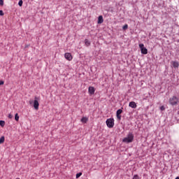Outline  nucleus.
<instances>
[{
  "mask_svg": "<svg viewBox=\"0 0 179 179\" xmlns=\"http://www.w3.org/2000/svg\"><path fill=\"white\" fill-rule=\"evenodd\" d=\"M133 179H139V176L134 175V177H133Z\"/></svg>",
  "mask_w": 179,
  "mask_h": 179,
  "instance_id": "nucleus-21",
  "label": "nucleus"
},
{
  "mask_svg": "<svg viewBox=\"0 0 179 179\" xmlns=\"http://www.w3.org/2000/svg\"><path fill=\"white\" fill-rule=\"evenodd\" d=\"M108 128H113L114 127V120L113 118H109L106 121Z\"/></svg>",
  "mask_w": 179,
  "mask_h": 179,
  "instance_id": "nucleus-3",
  "label": "nucleus"
},
{
  "mask_svg": "<svg viewBox=\"0 0 179 179\" xmlns=\"http://www.w3.org/2000/svg\"><path fill=\"white\" fill-rule=\"evenodd\" d=\"M29 103L30 105H31V104H33V103H34V101L29 100Z\"/></svg>",
  "mask_w": 179,
  "mask_h": 179,
  "instance_id": "nucleus-26",
  "label": "nucleus"
},
{
  "mask_svg": "<svg viewBox=\"0 0 179 179\" xmlns=\"http://www.w3.org/2000/svg\"><path fill=\"white\" fill-rule=\"evenodd\" d=\"M121 114H122V110L118 109L116 112V115H121Z\"/></svg>",
  "mask_w": 179,
  "mask_h": 179,
  "instance_id": "nucleus-13",
  "label": "nucleus"
},
{
  "mask_svg": "<svg viewBox=\"0 0 179 179\" xmlns=\"http://www.w3.org/2000/svg\"><path fill=\"white\" fill-rule=\"evenodd\" d=\"M5 83L2 80H0V85H3Z\"/></svg>",
  "mask_w": 179,
  "mask_h": 179,
  "instance_id": "nucleus-27",
  "label": "nucleus"
},
{
  "mask_svg": "<svg viewBox=\"0 0 179 179\" xmlns=\"http://www.w3.org/2000/svg\"><path fill=\"white\" fill-rule=\"evenodd\" d=\"M139 48L141 49V54H144L145 55L148 54V49L145 48V45H143V43L139 44Z\"/></svg>",
  "mask_w": 179,
  "mask_h": 179,
  "instance_id": "nucleus-4",
  "label": "nucleus"
},
{
  "mask_svg": "<svg viewBox=\"0 0 179 179\" xmlns=\"http://www.w3.org/2000/svg\"><path fill=\"white\" fill-rule=\"evenodd\" d=\"M27 47H29V45H27L25 46V48H27Z\"/></svg>",
  "mask_w": 179,
  "mask_h": 179,
  "instance_id": "nucleus-28",
  "label": "nucleus"
},
{
  "mask_svg": "<svg viewBox=\"0 0 179 179\" xmlns=\"http://www.w3.org/2000/svg\"><path fill=\"white\" fill-rule=\"evenodd\" d=\"M3 142H5V137L1 136V138H0V145L3 143Z\"/></svg>",
  "mask_w": 179,
  "mask_h": 179,
  "instance_id": "nucleus-14",
  "label": "nucleus"
},
{
  "mask_svg": "<svg viewBox=\"0 0 179 179\" xmlns=\"http://www.w3.org/2000/svg\"><path fill=\"white\" fill-rule=\"evenodd\" d=\"M178 101L179 99L176 96H173L169 99V104H171V106H177Z\"/></svg>",
  "mask_w": 179,
  "mask_h": 179,
  "instance_id": "nucleus-1",
  "label": "nucleus"
},
{
  "mask_svg": "<svg viewBox=\"0 0 179 179\" xmlns=\"http://www.w3.org/2000/svg\"><path fill=\"white\" fill-rule=\"evenodd\" d=\"M123 30H127V29H128V24H124L122 27Z\"/></svg>",
  "mask_w": 179,
  "mask_h": 179,
  "instance_id": "nucleus-18",
  "label": "nucleus"
},
{
  "mask_svg": "<svg viewBox=\"0 0 179 179\" xmlns=\"http://www.w3.org/2000/svg\"><path fill=\"white\" fill-rule=\"evenodd\" d=\"M64 58H66L67 61H72L73 57H72V55L71 53L66 52L64 54Z\"/></svg>",
  "mask_w": 179,
  "mask_h": 179,
  "instance_id": "nucleus-6",
  "label": "nucleus"
},
{
  "mask_svg": "<svg viewBox=\"0 0 179 179\" xmlns=\"http://www.w3.org/2000/svg\"><path fill=\"white\" fill-rule=\"evenodd\" d=\"M117 115V120H119V121H121V115Z\"/></svg>",
  "mask_w": 179,
  "mask_h": 179,
  "instance_id": "nucleus-22",
  "label": "nucleus"
},
{
  "mask_svg": "<svg viewBox=\"0 0 179 179\" xmlns=\"http://www.w3.org/2000/svg\"><path fill=\"white\" fill-rule=\"evenodd\" d=\"M39 106L40 103H38V98H37V96H35V100L34 101V108L36 110H38Z\"/></svg>",
  "mask_w": 179,
  "mask_h": 179,
  "instance_id": "nucleus-5",
  "label": "nucleus"
},
{
  "mask_svg": "<svg viewBox=\"0 0 179 179\" xmlns=\"http://www.w3.org/2000/svg\"><path fill=\"white\" fill-rule=\"evenodd\" d=\"M0 125H1V127H5V121L1 120L0 121Z\"/></svg>",
  "mask_w": 179,
  "mask_h": 179,
  "instance_id": "nucleus-15",
  "label": "nucleus"
},
{
  "mask_svg": "<svg viewBox=\"0 0 179 179\" xmlns=\"http://www.w3.org/2000/svg\"><path fill=\"white\" fill-rule=\"evenodd\" d=\"M104 22V20L103 19V15H100L98 17V24H101Z\"/></svg>",
  "mask_w": 179,
  "mask_h": 179,
  "instance_id": "nucleus-8",
  "label": "nucleus"
},
{
  "mask_svg": "<svg viewBox=\"0 0 179 179\" xmlns=\"http://www.w3.org/2000/svg\"><path fill=\"white\" fill-rule=\"evenodd\" d=\"M160 110L161 111H164V110H166V108L164 107V106H162L160 107Z\"/></svg>",
  "mask_w": 179,
  "mask_h": 179,
  "instance_id": "nucleus-19",
  "label": "nucleus"
},
{
  "mask_svg": "<svg viewBox=\"0 0 179 179\" xmlns=\"http://www.w3.org/2000/svg\"><path fill=\"white\" fill-rule=\"evenodd\" d=\"M18 5H19V6H23V1H22V0H20V1L18 2Z\"/></svg>",
  "mask_w": 179,
  "mask_h": 179,
  "instance_id": "nucleus-17",
  "label": "nucleus"
},
{
  "mask_svg": "<svg viewBox=\"0 0 179 179\" xmlns=\"http://www.w3.org/2000/svg\"><path fill=\"white\" fill-rule=\"evenodd\" d=\"M8 118H10V120H12V118H13V115H12V114H9Z\"/></svg>",
  "mask_w": 179,
  "mask_h": 179,
  "instance_id": "nucleus-24",
  "label": "nucleus"
},
{
  "mask_svg": "<svg viewBox=\"0 0 179 179\" xmlns=\"http://www.w3.org/2000/svg\"><path fill=\"white\" fill-rule=\"evenodd\" d=\"M173 68H178L179 63L178 62H171Z\"/></svg>",
  "mask_w": 179,
  "mask_h": 179,
  "instance_id": "nucleus-11",
  "label": "nucleus"
},
{
  "mask_svg": "<svg viewBox=\"0 0 179 179\" xmlns=\"http://www.w3.org/2000/svg\"><path fill=\"white\" fill-rule=\"evenodd\" d=\"M87 121H89V118H87L86 117H83L81 119V122H83V124H86V122H87Z\"/></svg>",
  "mask_w": 179,
  "mask_h": 179,
  "instance_id": "nucleus-10",
  "label": "nucleus"
},
{
  "mask_svg": "<svg viewBox=\"0 0 179 179\" xmlns=\"http://www.w3.org/2000/svg\"><path fill=\"white\" fill-rule=\"evenodd\" d=\"M129 107H131V108H136V103H135V101H131L129 103Z\"/></svg>",
  "mask_w": 179,
  "mask_h": 179,
  "instance_id": "nucleus-9",
  "label": "nucleus"
},
{
  "mask_svg": "<svg viewBox=\"0 0 179 179\" xmlns=\"http://www.w3.org/2000/svg\"><path fill=\"white\" fill-rule=\"evenodd\" d=\"M176 179H179V177H178H178H176Z\"/></svg>",
  "mask_w": 179,
  "mask_h": 179,
  "instance_id": "nucleus-29",
  "label": "nucleus"
},
{
  "mask_svg": "<svg viewBox=\"0 0 179 179\" xmlns=\"http://www.w3.org/2000/svg\"><path fill=\"white\" fill-rule=\"evenodd\" d=\"M80 176H82V173H78L76 174V178H79V177H80Z\"/></svg>",
  "mask_w": 179,
  "mask_h": 179,
  "instance_id": "nucleus-20",
  "label": "nucleus"
},
{
  "mask_svg": "<svg viewBox=\"0 0 179 179\" xmlns=\"http://www.w3.org/2000/svg\"><path fill=\"white\" fill-rule=\"evenodd\" d=\"M85 44L86 45V47H89V45H90V41H89V40H87V39H85Z\"/></svg>",
  "mask_w": 179,
  "mask_h": 179,
  "instance_id": "nucleus-12",
  "label": "nucleus"
},
{
  "mask_svg": "<svg viewBox=\"0 0 179 179\" xmlns=\"http://www.w3.org/2000/svg\"><path fill=\"white\" fill-rule=\"evenodd\" d=\"M94 92H96V89H94V87H89L88 93H90V94H94Z\"/></svg>",
  "mask_w": 179,
  "mask_h": 179,
  "instance_id": "nucleus-7",
  "label": "nucleus"
},
{
  "mask_svg": "<svg viewBox=\"0 0 179 179\" xmlns=\"http://www.w3.org/2000/svg\"><path fill=\"white\" fill-rule=\"evenodd\" d=\"M0 16H3V11L0 10Z\"/></svg>",
  "mask_w": 179,
  "mask_h": 179,
  "instance_id": "nucleus-25",
  "label": "nucleus"
},
{
  "mask_svg": "<svg viewBox=\"0 0 179 179\" xmlns=\"http://www.w3.org/2000/svg\"><path fill=\"white\" fill-rule=\"evenodd\" d=\"M134 141V134L129 133L126 138L123 139V142L125 143H131Z\"/></svg>",
  "mask_w": 179,
  "mask_h": 179,
  "instance_id": "nucleus-2",
  "label": "nucleus"
},
{
  "mask_svg": "<svg viewBox=\"0 0 179 179\" xmlns=\"http://www.w3.org/2000/svg\"><path fill=\"white\" fill-rule=\"evenodd\" d=\"M15 121H19V115L17 113H16L15 115Z\"/></svg>",
  "mask_w": 179,
  "mask_h": 179,
  "instance_id": "nucleus-16",
  "label": "nucleus"
},
{
  "mask_svg": "<svg viewBox=\"0 0 179 179\" xmlns=\"http://www.w3.org/2000/svg\"><path fill=\"white\" fill-rule=\"evenodd\" d=\"M0 6H3V0H0Z\"/></svg>",
  "mask_w": 179,
  "mask_h": 179,
  "instance_id": "nucleus-23",
  "label": "nucleus"
}]
</instances>
